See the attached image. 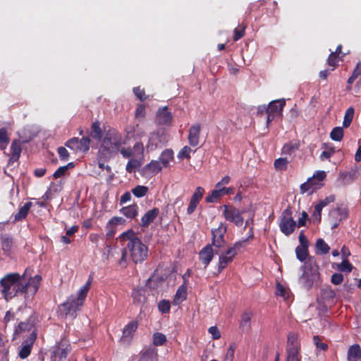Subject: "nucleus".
I'll return each instance as SVG.
<instances>
[{
    "label": "nucleus",
    "instance_id": "obj_1",
    "mask_svg": "<svg viewBox=\"0 0 361 361\" xmlns=\"http://www.w3.org/2000/svg\"><path fill=\"white\" fill-rule=\"evenodd\" d=\"M295 254L297 259L300 262H304L307 259L301 267L303 272L300 279L303 286L310 289L314 282L319 278V266L314 257L309 256L308 247L298 246L295 248Z\"/></svg>",
    "mask_w": 361,
    "mask_h": 361
},
{
    "label": "nucleus",
    "instance_id": "obj_2",
    "mask_svg": "<svg viewBox=\"0 0 361 361\" xmlns=\"http://www.w3.org/2000/svg\"><path fill=\"white\" fill-rule=\"evenodd\" d=\"M126 248L129 250L130 257L135 264L143 262L148 256V247L140 238L128 242Z\"/></svg>",
    "mask_w": 361,
    "mask_h": 361
},
{
    "label": "nucleus",
    "instance_id": "obj_3",
    "mask_svg": "<svg viewBox=\"0 0 361 361\" xmlns=\"http://www.w3.org/2000/svg\"><path fill=\"white\" fill-rule=\"evenodd\" d=\"M286 351V361H301L300 343L297 333L288 334Z\"/></svg>",
    "mask_w": 361,
    "mask_h": 361
},
{
    "label": "nucleus",
    "instance_id": "obj_4",
    "mask_svg": "<svg viewBox=\"0 0 361 361\" xmlns=\"http://www.w3.org/2000/svg\"><path fill=\"white\" fill-rule=\"evenodd\" d=\"M71 350L72 348L68 339L66 337L62 338L51 350V361H65Z\"/></svg>",
    "mask_w": 361,
    "mask_h": 361
},
{
    "label": "nucleus",
    "instance_id": "obj_5",
    "mask_svg": "<svg viewBox=\"0 0 361 361\" xmlns=\"http://www.w3.org/2000/svg\"><path fill=\"white\" fill-rule=\"evenodd\" d=\"M122 145V136L116 129H109L102 140L101 147L112 152L118 150Z\"/></svg>",
    "mask_w": 361,
    "mask_h": 361
},
{
    "label": "nucleus",
    "instance_id": "obj_6",
    "mask_svg": "<svg viewBox=\"0 0 361 361\" xmlns=\"http://www.w3.org/2000/svg\"><path fill=\"white\" fill-rule=\"evenodd\" d=\"M292 214V207L288 206L283 211L281 216H280L279 226L280 228V231L286 236L290 235L294 232L297 225V223L293 219Z\"/></svg>",
    "mask_w": 361,
    "mask_h": 361
},
{
    "label": "nucleus",
    "instance_id": "obj_7",
    "mask_svg": "<svg viewBox=\"0 0 361 361\" xmlns=\"http://www.w3.org/2000/svg\"><path fill=\"white\" fill-rule=\"evenodd\" d=\"M19 279L20 274L18 273H9L1 279L0 285L2 287L1 293L6 301L13 298V288Z\"/></svg>",
    "mask_w": 361,
    "mask_h": 361
},
{
    "label": "nucleus",
    "instance_id": "obj_8",
    "mask_svg": "<svg viewBox=\"0 0 361 361\" xmlns=\"http://www.w3.org/2000/svg\"><path fill=\"white\" fill-rule=\"evenodd\" d=\"M168 142L167 135L161 130H157L150 133L146 148L149 151H153L161 148Z\"/></svg>",
    "mask_w": 361,
    "mask_h": 361
},
{
    "label": "nucleus",
    "instance_id": "obj_9",
    "mask_svg": "<svg viewBox=\"0 0 361 361\" xmlns=\"http://www.w3.org/2000/svg\"><path fill=\"white\" fill-rule=\"evenodd\" d=\"M227 231V227L223 223H221L218 228H213L212 230V247L214 246L216 248L221 249L224 248L226 245L225 240V234Z\"/></svg>",
    "mask_w": 361,
    "mask_h": 361
},
{
    "label": "nucleus",
    "instance_id": "obj_10",
    "mask_svg": "<svg viewBox=\"0 0 361 361\" xmlns=\"http://www.w3.org/2000/svg\"><path fill=\"white\" fill-rule=\"evenodd\" d=\"M83 305V302L78 300L74 295L69 296L66 301L60 306V310L66 315L75 317L77 311Z\"/></svg>",
    "mask_w": 361,
    "mask_h": 361
},
{
    "label": "nucleus",
    "instance_id": "obj_11",
    "mask_svg": "<svg viewBox=\"0 0 361 361\" xmlns=\"http://www.w3.org/2000/svg\"><path fill=\"white\" fill-rule=\"evenodd\" d=\"M65 145L76 152H87L90 149V139L88 137H73L67 140Z\"/></svg>",
    "mask_w": 361,
    "mask_h": 361
},
{
    "label": "nucleus",
    "instance_id": "obj_12",
    "mask_svg": "<svg viewBox=\"0 0 361 361\" xmlns=\"http://www.w3.org/2000/svg\"><path fill=\"white\" fill-rule=\"evenodd\" d=\"M286 105L285 99H276L271 102L268 105L269 115L267 116V126L276 117L282 115L283 107Z\"/></svg>",
    "mask_w": 361,
    "mask_h": 361
},
{
    "label": "nucleus",
    "instance_id": "obj_13",
    "mask_svg": "<svg viewBox=\"0 0 361 361\" xmlns=\"http://www.w3.org/2000/svg\"><path fill=\"white\" fill-rule=\"evenodd\" d=\"M224 218L236 226H240L243 224V218L242 217L240 211L233 206L224 205Z\"/></svg>",
    "mask_w": 361,
    "mask_h": 361
},
{
    "label": "nucleus",
    "instance_id": "obj_14",
    "mask_svg": "<svg viewBox=\"0 0 361 361\" xmlns=\"http://www.w3.org/2000/svg\"><path fill=\"white\" fill-rule=\"evenodd\" d=\"M137 321L133 320L128 322L123 329L120 342L123 345H129L133 338L134 334L137 329Z\"/></svg>",
    "mask_w": 361,
    "mask_h": 361
},
{
    "label": "nucleus",
    "instance_id": "obj_15",
    "mask_svg": "<svg viewBox=\"0 0 361 361\" xmlns=\"http://www.w3.org/2000/svg\"><path fill=\"white\" fill-rule=\"evenodd\" d=\"M348 216V211L346 207H338L332 209L329 212V217L334 221L332 228L338 226V224L346 219Z\"/></svg>",
    "mask_w": 361,
    "mask_h": 361
},
{
    "label": "nucleus",
    "instance_id": "obj_16",
    "mask_svg": "<svg viewBox=\"0 0 361 361\" xmlns=\"http://www.w3.org/2000/svg\"><path fill=\"white\" fill-rule=\"evenodd\" d=\"M36 339V335L32 332L23 343L19 350L18 356L21 359L27 358L31 353L33 343Z\"/></svg>",
    "mask_w": 361,
    "mask_h": 361
},
{
    "label": "nucleus",
    "instance_id": "obj_17",
    "mask_svg": "<svg viewBox=\"0 0 361 361\" xmlns=\"http://www.w3.org/2000/svg\"><path fill=\"white\" fill-rule=\"evenodd\" d=\"M200 132L201 125L199 123H196L190 127L188 140L191 147H195L199 145Z\"/></svg>",
    "mask_w": 361,
    "mask_h": 361
},
{
    "label": "nucleus",
    "instance_id": "obj_18",
    "mask_svg": "<svg viewBox=\"0 0 361 361\" xmlns=\"http://www.w3.org/2000/svg\"><path fill=\"white\" fill-rule=\"evenodd\" d=\"M204 189L202 187L198 186L195 189L194 193L192 194V195L191 197L190 204L187 209L188 214H192L195 212L198 203L202 200V198L204 195Z\"/></svg>",
    "mask_w": 361,
    "mask_h": 361
},
{
    "label": "nucleus",
    "instance_id": "obj_19",
    "mask_svg": "<svg viewBox=\"0 0 361 361\" xmlns=\"http://www.w3.org/2000/svg\"><path fill=\"white\" fill-rule=\"evenodd\" d=\"M21 152V141L18 139L13 140L11 145V152L8 155V164H13L14 162L18 161L20 157Z\"/></svg>",
    "mask_w": 361,
    "mask_h": 361
},
{
    "label": "nucleus",
    "instance_id": "obj_20",
    "mask_svg": "<svg viewBox=\"0 0 361 361\" xmlns=\"http://www.w3.org/2000/svg\"><path fill=\"white\" fill-rule=\"evenodd\" d=\"M159 214V209L154 207L147 211L141 218L140 226L142 228H147Z\"/></svg>",
    "mask_w": 361,
    "mask_h": 361
},
{
    "label": "nucleus",
    "instance_id": "obj_21",
    "mask_svg": "<svg viewBox=\"0 0 361 361\" xmlns=\"http://www.w3.org/2000/svg\"><path fill=\"white\" fill-rule=\"evenodd\" d=\"M173 119L172 114L169 111L166 106L159 109L157 113L156 120L160 126L169 125Z\"/></svg>",
    "mask_w": 361,
    "mask_h": 361
},
{
    "label": "nucleus",
    "instance_id": "obj_22",
    "mask_svg": "<svg viewBox=\"0 0 361 361\" xmlns=\"http://www.w3.org/2000/svg\"><path fill=\"white\" fill-rule=\"evenodd\" d=\"M199 258L206 268L214 258V250L212 245H207L199 252Z\"/></svg>",
    "mask_w": 361,
    "mask_h": 361
},
{
    "label": "nucleus",
    "instance_id": "obj_23",
    "mask_svg": "<svg viewBox=\"0 0 361 361\" xmlns=\"http://www.w3.org/2000/svg\"><path fill=\"white\" fill-rule=\"evenodd\" d=\"M1 246L4 254L9 256L13 247V238L8 234H1L0 235Z\"/></svg>",
    "mask_w": 361,
    "mask_h": 361
},
{
    "label": "nucleus",
    "instance_id": "obj_24",
    "mask_svg": "<svg viewBox=\"0 0 361 361\" xmlns=\"http://www.w3.org/2000/svg\"><path fill=\"white\" fill-rule=\"evenodd\" d=\"M20 293L25 295L29 293L26 282L25 272L23 275L20 274V279L13 288V297L18 295Z\"/></svg>",
    "mask_w": 361,
    "mask_h": 361
},
{
    "label": "nucleus",
    "instance_id": "obj_25",
    "mask_svg": "<svg viewBox=\"0 0 361 361\" xmlns=\"http://www.w3.org/2000/svg\"><path fill=\"white\" fill-rule=\"evenodd\" d=\"M253 313L251 311H245L240 316L239 328L242 331L248 332L251 329V320Z\"/></svg>",
    "mask_w": 361,
    "mask_h": 361
},
{
    "label": "nucleus",
    "instance_id": "obj_26",
    "mask_svg": "<svg viewBox=\"0 0 361 361\" xmlns=\"http://www.w3.org/2000/svg\"><path fill=\"white\" fill-rule=\"evenodd\" d=\"M234 258L227 255L226 252H222L219 257L217 272L216 275L220 274L233 261Z\"/></svg>",
    "mask_w": 361,
    "mask_h": 361
},
{
    "label": "nucleus",
    "instance_id": "obj_27",
    "mask_svg": "<svg viewBox=\"0 0 361 361\" xmlns=\"http://www.w3.org/2000/svg\"><path fill=\"white\" fill-rule=\"evenodd\" d=\"M138 361H158L157 350L154 348H148L140 353Z\"/></svg>",
    "mask_w": 361,
    "mask_h": 361
},
{
    "label": "nucleus",
    "instance_id": "obj_28",
    "mask_svg": "<svg viewBox=\"0 0 361 361\" xmlns=\"http://www.w3.org/2000/svg\"><path fill=\"white\" fill-rule=\"evenodd\" d=\"M41 281L42 276L39 274H37L33 277H30L28 280L26 279L29 293L35 295L39 289Z\"/></svg>",
    "mask_w": 361,
    "mask_h": 361
},
{
    "label": "nucleus",
    "instance_id": "obj_29",
    "mask_svg": "<svg viewBox=\"0 0 361 361\" xmlns=\"http://www.w3.org/2000/svg\"><path fill=\"white\" fill-rule=\"evenodd\" d=\"M139 207L137 204H133L127 207H123L120 209L121 214L128 219H135L138 215Z\"/></svg>",
    "mask_w": 361,
    "mask_h": 361
},
{
    "label": "nucleus",
    "instance_id": "obj_30",
    "mask_svg": "<svg viewBox=\"0 0 361 361\" xmlns=\"http://www.w3.org/2000/svg\"><path fill=\"white\" fill-rule=\"evenodd\" d=\"M162 168V164L159 160H152L145 166L144 171L151 176H154L159 173Z\"/></svg>",
    "mask_w": 361,
    "mask_h": 361
},
{
    "label": "nucleus",
    "instance_id": "obj_31",
    "mask_svg": "<svg viewBox=\"0 0 361 361\" xmlns=\"http://www.w3.org/2000/svg\"><path fill=\"white\" fill-rule=\"evenodd\" d=\"M92 283V276L91 275H90L87 281L85 282V283L82 287H80V288L78 290V296L76 297V299H78V300H80L84 303V301H85V300L87 295V293L90 289Z\"/></svg>",
    "mask_w": 361,
    "mask_h": 361
},
{
    "label": "nucleus",
    "instance_id": "obj_32",
    "mask_svg": "<svg viewBox=\"0 0 361 361\" xmlns=\"http://www.w3.org/2000/svg\"><path fill=\"white\" fill-rule=\"evenodd\" d=\"M187 289L188 287L185 285H181L178 287L173 300V304L174 305H180L183 301L187 298Z\"/></svg>",
    "mask_w": 361,
    "mask_h": 361
},
{
    "label": "nucleus",
    "instance_id": "obj_33",
    "mask_svg": "<svg viewBox=\"0 0 361 361\" xmlns=\"http://www.w3.org/2000/svg\"><path fill=\"white\" fill-rule=\"evenodd\" d=\"M32 204L31 202H27L23 206L20 207L18 212L14 216L13 222L16 223L25 219L32 207Z\"/></svg>",
    "mask_w": 361,
    "mask_h": 361
},
{
    "label": "nucleus",
    "instance_id": "obj_34",
    "mask_svg": "<svg viewBox=\"0 0 361 361\" xmlns=\"http://www.w3.org/2000/svg\"><path fill=\"white\" fill-rule=\"evenodd\" d=\"M361 358V349L358 344L351 345L348 350V360L357 361Z\"/></svg>",
    "mask_w": 361,
    "mask_h": 361
},
{
    "label": "nucleus",
    "instance_id": "obj_35",
    "mask_svg": "<svg viewBox=\"0 0 361 361\" xmlns=\"http://www.w3.org/2000/svg\"><path fill=\"white\" fill-rule=\"evenodd\" d=\"M159 159L164 168L169 167L170 161L173 159V150L171 149H166L161 152Z\"/></svg>",
    "mask_w": 361,
    "mask_h": 361
},
{
    "label": "nucleus",
    "instance_id": "obj_36",
    "mask_svg": "<svg viewBox=\"0 0 361 361\" xmlns=\"http://www.w3.org/2000/svg\"><path fill=\"white\" fill-rule=\"evenodd\" d=\"M90 135L96 140H100L102 137V130L100 123L97 121L92 124Z\"/></svg>",
    "mask_w": 361,
    "mask_h": 361
},
{
    "label": "nucleus",
    "instance_id": "obj_37",
    "mask_svg": "<svg viewBox=\"0 0 361 361\" xmlns=\"http://www.w3.org/2000/svg\"><path fill=\"white\" fill-rule=\"evenodd\" d=\"M300 143L298 141L295 142H289L284 145L282 149V152L283 154L291 155L296 150L299 149Z\"/></svg>",
    "mask_w": 361,
    "mask_h": 361
},
{
    "label": "nucleus",
    "instance_id": "obj_38",
    "mask_svg": "<svg viewBox=\"0 0 361 361\" xmlns=\"http://www.w3.org/2000/svg\"><path fill=\"white\" fill-rule=\"evenodd\" d=\"M345 54H342L341 56L334 55V54H330L327 59V64L331 67V71H334L338 65V61L342 60L345 56Z\"/></svg>",
    "mask_w": 361,
    "mask_h": 361
},
{
    "label": "nucleus",
    "instance_id": "obj_39",
    "mask_svg": "<svg viewBox=\"0 0 361 361\" xmlns=\"http://www.w3.org/2000/svg\"><path fill=\"white\" fill-rule=\"evenodd\" d=\"M354 113L355 110L352 106L348 107L346 109L343 121V126L344 128H348L350 126L354 117Z\"/></svg>",
    "mask_w": 361,
    "mask_h": 361
},
{
    "label": "nucleus",
    "instance_id": "obj_40",
    "mask_svg": "<svg viewBox=\"0 0 361 361\" xmlns=\"http://www.w3.org/2000/svg\"><path fill=\"white\" fill-rule=\"evenodd\" d=\"M142 159H140V160L137 159H130L128 162L127 163V165L126 166V170L128 173H133L135 172L136 169L140 168L142 166Z\"/></svg>",
    "mask_w": 361,
    "mask_h": 361
},
{
    "label": "nucleus",
    "instance_id": "obj_41",
    "mask_svg": "<svg viewBox=\"0 0 361 361\" xmlns=\"http://www.w3.org/2000/svg\"><path fill=\"white\" fill-rule=\"evenodd\" d=\"M315 246L317 250V253L320 255L327 254L330 250L329 245L322 238L317 240Z\"/></svg>",
    "mask_w": 361,
    "mask_h": 361
},
{
    "label": "nucleus",
    "instance_id": "obj_42",
    "mask_svg": "<svg viewBox=\"0 0 361 361\" xmlns=\"http://www.w3.org/2000/svg\"><path fill=\"white\" fill-rule=\"evenodd\" d=\"M145 290L143 288H134L132 292V297L134 303H142L145 299Z\"/></svg>",
    "mask_w": 361,
    "mask_h": 361
},
{
    "label": "nucleus",
    "instance_id": "obj_43",
    "mask_svg": "<svg viewBox=\"0 0 361 361\" xmlns=\"http://www.w3.org/2000/svg\"><path fill=\"white\" fill-rule=\"evenodd\" d=\"M75 167V164L73 162H69L66 166H60L59 169L56 170V171L53 174V177L54 178H59L61 176H64L66 173V171L70 169Z\"/></svg>",
    "mask_w": 361,
    "mask_h": 361
},
{
    "label": "nucleus",
    "instance_id": "obj_44",
    "mask_svg": "<svg viewBox=\"0 0 361 361\" xmlns=\"http://www.w3.org/2000/svg\"><path fill=\"white\" fill-rule=\"evenodd\" d=\"M148 190L149 189L147 186L138 185L133 188L131 190V192L133 194V195L135 196L136 197L141 198L147 195Z\"/></svg>",
    "mask_w": 361,
    "mask_h": 361
},
{
    "label": "nucleus",
    "instance_id": "obj_45",
    "mask_svg": "<svg viewBox=\"0 0 361 361\" xmlns=\"http://www.w3.org/2000/svg\"><path fill=\"white\" fill-rule=\"evenodd\" d=\"M221 197L223 196L221 189L215 188V190H212L211 193L206 197L205 201L209 203L216 202Z\"/></svg>",
    "mask_w": 361,
    "mask_h": 361
},
{
    "label": "nucleus",
    "instance_id": "obj_46",
    "mask_svg": "<svg viewBox=\"0 0 361 361\" xmlns=\"http://www.w3.org/2000/svg\"><path fill=\"white\" fill-rule=\"evenodd\" d=\"M9 142L7 130L5 128H0V149H5Z\"/></svg>",
    "mask_w": 361,
    "mask_h": 361
},
{
    "label": "nucleus",
    "instance_id": "obj_47",
    "mask_svg": "<svg viewBox=\"0 0 361 361\" xmlns=\"http://www.w3.org/2000/svg\"><path fill=\"white\" fill-rule=\"evenodd\" d=\"M353 269V266L348 259H343L341 263L337 264V269L341 272L350 273Z\"/></svg>",
    "mask_w": 361,
    "mask_h": 361
},
{
    "label": "nucleus",
    "instance_id": "obj_48",
    "mask_svg": "<svg viewBox=\"0 0 361 361\" xmlns=\"http://www.w3.org/2000/svg\"><path fill=\"white\" fill-rule=\"evenodd\" d=\"M330 137L334 141H341L343 137V129L341 127H335L330 133Z\"/></svg>",
    "mask_w": 361,
    "mask_h": 361
},
{
    "label": "nucleus",
    "instance_id": "obj_49",
    "mask_svg": "<svg viewBox=\"0 0 361 361\" xmlns=\"http://www.w3.org/2000/svg\"><path fill=\"white\" fill-rule=\"evenodd\" d=\"M247 27L245 23H242L239 27H235L233 31V40L235 42L238 41L245 35V31Z\"/></svg>",
    "mask_w": 361,
    "mask_h": 361
},
{
    "label": "nucleus",
    "instance_id": "obj_50",
    "mask_svg": "<svg viewBox=\"0 0 361 361\" xmlns=\"http://www.w3.org/2000/svg\"><path fill=\"white\" fill-rule=\"evenodd\" d=\"M132 150L133 155L139 157L141 159H143L145 147L142 142H135Z\"/></svg>",
    "mask_w": 361,
    "mask_h": 361
},
{
    "label": "nucleus",
    "instance_id": "obj_51",
    "mask_svg": "<svg viewBox=\"0 0 361 361\" xmlns=\"http://www.w3.org/2000/svg\"><path fill=\"white\" fill-rule=\"evenodd\" d=\"M166 342V336L159 332L153 334V344L156 346L163 345Z\"/></svg>",
    "mask_w": 361,
    "mask_h": 361
},
{
    "label": "nucleus",
    "instance_id": "obj_52",
    "mask_svg": "<svg viewBox=\"0 0 361 361\" xmlns=\"http://www.w3.org/2000/svg\"><path fill=\"white\" fill-rule=\"evenodd\" d=\"M195 150H192L189 146H184L178 154V158L180 159H190L191 152H195Z\"/></svg>",
    "mask_w": 361,
    "mask_h": 361
},
{
    "label": "nucleus",
    "instance_id": "obj_53",
    "mask_svg": "<svg viewBox=\"0 0 361 361\" xmlns=\"http://www.w3.org/2000/svg\"><path fill=\"white\" fill-rule=\"evenodd\" d=\"M158 309L163 314L169 312L171 309V304L169 301L166 300H161L158 304Z\"/></svg>",
    "mask_w": 361,
    "mask_h": 361
},
{
    "label": "nucleus",
    "instance_id": "obj_54",
    "mask_svg": "<svg viewBox=\"0 0 361 361\" xmlns=\"http://www.w3.org/2000/svg\"><path fill=\"white\" fill-rule=\"evenodd\" d=\"M326 150L322 152V153L320 155V159L324 160H329L330 157L332 156V154L335 152V148L334 147H328L325 144Z\"/></svg>",
    "mask_w": 361,
    "mask_h": 361
},
{
    "label": "nucleus",
    "instance_id": "obj_55",
    "mask_svg": "<svg viewBox=\"0 0 361 361\" xmlns=\"http://www.w3.org/2000/svg\"><path fill=\"white\" fill-rule=\"evenodd\" d=\"M288 164V161L286 158H279L274 161V166L278 170H285Z\"/></svg>",
    "mask_w": 361,
    "mask_h": 361
},
{
    "label": "nucleus",
    "instance_id": "obj_56",
    "mask_svg": "<svg viewBox=\"0 0 361 361\" xmlns=\"http://www.w3.org/2000/svg\"><path fill=\"white\" fill-rule=\"evenodd\" d=\"M120 238L121 240H128V242H130V241H133L134 239L138 238L135 235V232L132 229H130L126 232H123L120 235Z\"/></svg>",
    "mask_w": 361,
    "mask_h": 361
},
{
    "label": "nucleus",
    "instance_id": "obj_57",
    "mask_svg": "<svg viewBox=\"0 0 361 361\" xmlns=\"http://www.w3.org/2000/svg\"><path fill=\"white\" fill-rule=\"evenodd\" d=\"M125 219L123 217L114 216L111 218L106 224V228L112 227L119 225L123 224L125 223Z\"/></svg>",
    "mask_w": 361,
    "mask_h": 361
},
{
    "label": "nucleus",
    "instance_id": "obj_58",
    "mask_svg": "<svg viewBox=\"0 0 361 361\" xmlns=\"http://www.w3.org/2000/svg\"><path fill=\"white\" fill-rule=\"evenodd\" d=\"M313 341L317 348L324 351H326L328 349V345L323 343L319 336H314L313 337Z\"/></svg>",
    "mask_w": 361,
    "mask_h": 361
},
{
    "label": "nucleus",
    "instance_id": "obj_59",
    "mask_svg": "<svg viewBox=\"0 0 361 361\" xmlns=\"http://www.w3.org/2000/svg\"><path fill=\"white\" fill-rule=\"evenodd\" d=\"M0 353L2 354V356L5 358H6L8 355V348L6 347L5 339L1 333H0Z\"/></svg>",
    "mask_w": 361,
    "mask_h": 361
},
{
    "label": "nucleus",
    "instance_id": "obj_60",
    "mask_svg": "<svg viewBox=\"0 0 361 361\" xmlns=\"http://www.w3.org/2000/svg\"><path fill=\"white\" fill-rule=\"evenodd\" d=\"M133 92L135 95L137 97V99H139L142 102H144L147 98V96L145 94V90L140 88V87H134Z\"/></svg>",
    "mask_w": 361,
    "mask_h": 361
},
{
    "label": "nucleus",
    "instance_id": "obj_61",
    "mask_svg": "<svg viewBox=\"0 0 361 361\" xmlns=\"http://www.w3.org/2000/svg\"><path fill=\"white\" fill-rule=\"evenodd\" d=\"M312 181H314V178H308L307 180L302 184L300 185V193L304 194L305 192H307L310 190L312 191L311 188V183Z\"/></svg>",
    "mask_w": 361,
    "mask_h": 361
},
{
    "label": "nucleus",
    "instance_id": "obj_62",
    "mask_svg": "<svg viewBox=\"0 0 361 361\" xmlns=\"http://www.w3.org/2000/svg\"><path fill=\"white\" fill-rule=\"evenodd\" d=\"M59 157L62 161H67L70 157L69 152L64 147H59L57 149Z\"/></svg>",
    "mask_w": 361,
    "mask_h": 361
},
{
    "label": "nucleus",
    "instance_id": "obj_63",
    "mask_svg": "<svg viewBox=\"0 0 361 361\" xmlns=\"http://www.w3.org/2000/svg\"><path fill=\"white\" fill-rule=\"evenodd\" d=\"M343 281V276L341 273H334L331 277V282L334 285H340Z\"/></svg>",
    "mask_w": 361,
    "mask_h": 361
},
{
    "label": "nucleus",
    "instance_id": "obj_64",
    "mask_svg": "<svg viewBox=\"0 0 361 361\" xmlns=\"http://www.w3.org/2000/svg\"><path fill=\"white\" fill-rule=\"evenodd\" d=\"M235 346V344H231L227 350L225 357V361H233L234 357Z\"/></svg>",
    "mask_w": 361,
    "mask_h": 361
}]
</instances>
